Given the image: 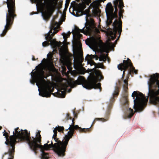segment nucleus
<instances>
[{"instance_id": "1", "label": "nucleus", "mask_w": 159, "mask_h": 159, "mask_svg": "<svg viewBox=\"0 0 159 159\" xmlns=\"http://www.w3.org/2000/svg\"><path fill=\"white\" fill-rule=\"evenodd\" d=\"M148 81V96L146 98L143 94L139 91H134L132 97L134 99V109L137 111H142L148 101H149L155 105L159 104V74H153L149 76Z\"/></svg>"}, {"instance_id": "2", "label": "nucleus", "mask_w": 159, "mask_h": 159, "mask_svg": "<svg viewBox=\"0 0 159 159\" xmlns=\"http://www.w3.org/2000/svg\"><path fill=\"white\" fill-rule=\"evenodd\" d=\"M74 121V119L73 118L72 120V124L70 125L69 127L66 130V131L68 129L70 130L68 132L67 134L65 135L63 141L56 142V143L54 144L52 141L51 143L50 144L45 143L44 145H41V144H40V147L39 149H40V151L42 152L41 154L42 159H48L49 158L48 154L45 152L44 151L48 150L51 148H54V151L59 157H63L65 156L67 146L70 139L73 136L75 130H79L80 132L86 133L87 131H89V128L82 129L78 125H75Z\"/></svg>"}, {"instance_id": "3", "label": "nucleus", "mask_w": 159, "mask_h": 159, "mask_svg": "<svg viewBox=\"0 0 159 159\" xmlns=\"http://www.w3.org/2000/svg\"><path fill=\"white\" fill-rule=\"evenodd\" d=\"M103 78L101 71L95 69L93 74L90 76L87 80L82 76L80 75L77 80L71 83V87L72 88L75 87L77 85L82 84L83 87L87 89H99L100 92L102 89L101 84L100 83L97 84V83L100 81Z\"/></svg>"}, {"instance_id": "4", "label": "nucleus", "mask_w": 159, "mask_h": 159, "mask_svg": "<svg viewBox=\"0 0 159 159\" xmlns=\"http://www.w3.org/2000/svg\"><path fill=\"white\" fill-rule=\"evenodd\" d=\"M113 5L115 11L114 12L113 6H112L111 2L108 3L107 5L106 8V12L107 16V25H110L112 22V20L114 18L118 17L117 12L118 7L119 9V17L123 18V13L124 11L123 9L124 7L123 0H115L113 1Z\"/></svg>"}, {"instance_id": "5", "label": "nucleus", "mask_w": 159, "mask_h": 159, "mask_svg": "<svg viewBox=\"0 0 159 159\" xmlns=\"http://www.w3.org/2000/svg\"><path fill=\"white\" fill-rule=\"evenodd\" d=\"M76 36L78 39L76 43V52L74 54V56L72 54H70L64 57L65 54L63 51L61 50H59V54L61 57L63 58L64 63L67 66H70L72 64V61L73 58L74 61H79L80 59L83 57V52L82 51V44L80 41V38L82 36V34L76 32Z\"/></svg>"}, {"instance_id": "6", "label": "nucleus", "mask_w": 159, "mask_h": 159, "mask_svg": "<svg viewBox=\"0 0 159 159\" xmlns=\"http://www.w3.org/2000/svg\"><path fill=\"white\" fill-rule=\"evenodd\" d=\"M6 3L8 8L7 12L6 13V24L4 29L0 35L1 37L4 36L8 31L11 29L14 18L17 16L16 14L15 0H7Z\"/></svg>"}, {"instance_id": "7", "label": "nucleus", "mask_w": 159, "mask_h": 159, "mask_svg": "<svg viewBox=\"0 0 159 159\" xmlns=\"http://www.w3.org/2000/svg\"><path fill=\"white\" fill-rule=\"evenodd\" d=\"M106 0H97L93 2L90 6V7L92 6L93 8L92 14L90 13V11L89 9H86L84 11L86 8V6L83 4H81L80 5L79 8L77 11L79 12H81L82 15H86L85 18L86 20L88 19V17L93 16H99L100 15L101 11L98 7L100 5L101 2H104Z\"/></svg>"}, {"instance_id": "8", "label": "nucleus", "mask_w": 159, "mask_h": 159, "mask_svg": "<svg viewBox=\"0 0 159 159\" xmlns=\"http://www.w3.org/2000/svg\"><path fill=\"white\" fill-rule=\"evenodd\" d=\"M40 131H39L36 134V137L35 138L32 137L31 139L30 132L25 131V135L24 138V142H26L28 144L31 149L33 150L35 154L37 151L41 144V136L40 134Z\"/></svg>"}, {"instance_id": "9", "label": "nucleus", "mask_w": 159, "mask_h": 159, "mask_svg": "<svg viewBox=\"0 0 159 159\" xmlns=\"http://www.w3.org/2000/svg\"><path fill=\"white\" fill-rule=\"evenodd\" d=\"M31 76L33 79L30 80V82L33 84L36 83V85L39 87V84L42 83V81H45L44 78L47 79L48 76L43 68H40L36 71L31 73Z\"/></svg>"}, {"instance_id": "10", "label": "nucleus", "mask_w": 159, "mask_h": 159, "mask_svg": "<svg viewBox=\"0 0 159 159\" xmlns=\"http://www.w3.org/2000/svg\"><path fill=\"white\" fill-rule=\"evenodd\" d=\"M57 1L55 0H48L45 3L46 11L42 12V15L44 20L48 21L56 9Z\"/></svg>"}, {"instance_id": "11", "label": "nucleus", "mask_w": 159, "mask_h": 159, "mask_svg": "<svg viewBox=\"0 0 159 159\" xmlns=\"http://www.w3.org/2000/svg\"><path fill=\"white\" fill-rule=\"evenodd\" d=\"M118 68L121 71L123 70L122 75V78L124 77L125 75V72L128 70V73L131 72L137 74L138 70H135V68L133 66V65L131 60L129 58L127 60H124L123 63H121L118 65Z\"/></svg>"}, {"instance_id": "12", "label": "nucleus", "mask_w": 159, "mask_h": 159, "mask_svg": "<svg viewBox=\"0 0 159 159\" xmlns=\"http://www.w3.org/2000/svg\"><path fill=\"white\" fill-rule=\"evenodd\" d=\"M25 131L27 130L21 129L20 130L19 128L17 127L15 129V131L13 132V135L9 136V140L11 142H13L14 146L18 141L24 142Z\"/></svg>"}, {"instance_id": "13", "label": "nucleus", "mask_w": 159, "mask_h": 159, "mask_svg": "<svg viewBox=\"0 0 159 159\" xmlns=\"http://www.w3.org/2000/svg\"><path fill=\"white\" fill-rule=\"evenodd\" d=\"M3 136L6 138V141L5 143L7 146L8 148V151L7 152H5L2 156V159H3V158L5 155L8 154L10 157L7 159H13L15 152V146H14L13 142H12L9 140V136L8 137L9 134L5 130L3 132Z\"/></svg>"}, {"instance_id": "14", "label": "nucleus", "mask_w": 159, "mask_h": 159, "mask_svg": "<svg viewBox=\"0 0 159 159\" xmlns=\"http://www.w3.org/2000/svg\"><path fill=\"white\" fill-rule=\"evenodd\" d=\"M128 89H127L126 90H124V92L123 96L124 99L123 107L124 108H125L127 109V111L124 116L125 119L131 118L133 116L135 111L138 112L136 110H135V111H134L131 108H129L128 109L129 106V102L127 98L128 96Z\"/></svg>"}, {"instance_id": "15", "label": "nucleus", "mask_w": 159, "mask_h": 159, "mask_svg": "<svg viewBox=\"0 0 159 159\" xmlns=\"http://www.w3.org/2000/svg\"><path fill=\"white\" fill-rule=\"evenodd\" d=\"M121 18L119 17L118 20L117 19H116L112 25L114 27V33L113 34V35L111 36V39L114 40L116 38V34L117 32L119 34L118 38L116 40V42L120 38L122 31V22Z\"/></svg>"}, {"instance_id": "16", "label": "nucleus", "mask_w": 159, "mask_h": 159, "mask_svg": "<svg viewBox=\"0 0 159 159\" xmlns=\"http://www.w3.org/2000/svg\"><path fill=\"white\" fill-rule=\"evenodd\" d=\"M55 34V33H53L50 34L49 36H45V38L46 40L49 39V41L50 42L51 45L53 49H56L57 48L59 49L62 44L60 42H59L57 41L56 39H53L52 38Z\"/></svg>"}, {"instance_id": "17", "label": "nucleus", "mask_w": 159, "mask_h": 159, "mask_svg": "<svg viewBox=\"0 0 159 159\" xmlns=\"http://www.w3.org/2000/svg\"><path fill=\"white\" fill-rule=\"evenodd\" d=\"M54 90L53 88L52 89V86L48 85L43 88L42 92H39V95L44 97H50Z\"/></svg>"}, {"instance_id": "18", "label": "nucleus", "mask_w": 159, "mask_h": 159, "mask_svg": "<svg viewBox=\"0 0 159 159\" xmlns=\"http://www.w3.org/2000/svg\"><path fill=\"white\" fill-rule=\"evenodd\" d=\"M120 88L118 86H116L115 89L112 94V97L110 100L111 104H112L115 101V98H117L119 95L120 92Z\"/></svg>"}, {"instance_id": "19", "label": "nucleus", "mask_w": 159, "mask_h": 159, "mask_svg": "<svg viewBox=\"0 0 159 159\" xmlns=\"http://www.w3.org/2000/svg\"><path fill=\"white\" fill-rule=\"evenodd\" d=\"M94 56L92 55L88 54L85 57V60L88 61V62L90 64L91 66L94 65L95 66L96 63L92 59L93 58Z\"/></svg>"}, {"instance_id": "20", "label": "nucleus", "mask_w": 159, "mask_h": 159, "mask_svg": "<svg viewBox=\"0 0 159 159\" xmlns=\"http://www.w3.org/2000/svg\"><path fill=\"white\" fill-rule=\"evenodd\" d=\"M89 27L91 29H93L95 28V24L94 20L92 18H90V20L88 22Z\"/></svg>"}, {"instance_id": "21", "label": "nucleus", "mask_w": 159, "mask_h": 159, "mask_svg": "<svg viewBox=\"0 0 159 159\" xmlns=\"http://www.w3.org/2000/svg\"><path fill=\"white\" fill-rule=\"evenodd\" d=\"M109 116H107V117H106V119H105V118H95L94 119V120L93 121V122L92 123V125H91V127L95 123V121H96L99 120V121H102L103 122H104V121H106L108 120V119H109Z\"/></svg>"}, {"instance_id": "22", "label": "nucleus", "mask_w": 159, "mask_h": 159, "mask_svg": "<svg viewBox=\"0 0 159 159\" xmlns=\"http://www.w3.org/2000/svg\"><path fill=\"white\" fill-rule=\"evenodd\" d=\"M53 132H54V134L52 137L53 139H54L55 141L56 142H58L59 141H61L59 139L57 138V130L54 129L53 130Z\"/></svg>"}, {"instance_id": "23", "label": "nucleus", "mask_w": 159, "mask_h": 159, "mask_svg": "<svg viewBox=\"0 0 159 159\" xmlns=\"http://www.w3.org/2000/svg\"><path fill=\"white\" fill-rule=\"evenodd\" d=\"M99 57H98L96 58V60H98ZM107 56L104 54H102L100 55L99 57V60L100 61H103L105 62H106L107 60Z\"/></svg>"}, {"instance_id": "24", "label": "nucleus", "mask_w": 159, "mask_h": 159, "mask_svg": "<svg viewBox=\"0 0 159 159\" xmlns=\"http://www.w3.org/2000/svg\"><path fill=\"white\" fill-rule=\"evenodd\" d=\"M66 92L64 91H61L57 93V96L59 98H64L66 96Z\"/></svg>"}, {"instance_id": "25", "label": "nucleus", "mask_w": 159, "mask_h": 159, "mask_svg": "<svg viewBox=\"0 0 159 159\" xmlns=\"http://www.w3.org/2000/svg\"><path fill=\"white\" fill-rule=\"evenodd\" d=\"M110 44V43L108 42L103 46V49L106 52H107L110 48L111 46Z\"/></svg>"}, {"instance_id": "26", "label": "nucleus", "mask_w": 159, "mask_h": 159, "mask_svg": "<svg viewBox=\"0 0 159 159\" xmlns=\"http://www.w3.org/2000/svg\"><path fill=\"white\" fill-rule=\"evenodd\" d=\"M124 84L123 85V89L126 90L127 89H128V82L127 80H124Z\"/></svg>"}, {"instance_id": "27", "label": "nucleus", "mask_w": 159, "mask_h": 159, "mask_svg": "<svg viewBox=\"0 0 159 159\" xmlns=\"http://www.w3.org/2000/svg\"><path fill=\"white\" fill-rule=\"evenodd\" d=\"M95 66L96 68H103L104 66L103 63H96V64L95 65Z\"/></svg>"}, {"instance_id": "28", "label": "nucleus", "mask_w": 159, "mask_h": 159, "mask_svg": "<svg viewBox=\"0 0 159 159\" xmlns=\"http://www.w3.org/2000/svg\"><path fill=\"white\" fill-rule=\"evenodd\" d=\"M47 41H46L43 42L42 43V45L43 47H45L49 46V45H51L50 42L49 41V39L47 40Z\"/></svg>"}, {"instance_id": "29", "label": "nucleus", "mask_w": 159, "mask_h": 159, "mask_svg": "<svg viewBox=\"0 0 159 159\" xmlns=\"http://www.w3.org/2000/svg\"><path fill=\"white\" fill-rule=\"evenodd\" d=\"M57 130H58L59 132H61V131H63L64 130V128L63 126H58V127H56L55 128Z\"/></svg>"}, {"instance_id": "30", "label": "nucleus", "mask_w": 159, "mask_h": 159, "mask_svg": "<svg viewBox=\"0 0 159 159\" xmlns=\"http://www.w3.org/2000/svg\"><path fill=\"white\" fill-rule=\"evenodd\" d=\"M75 30L76 31V32H77V33H80V32L82 33H84L83 32L84 31L83 30L80 29L78 27H77L76 28Z\"/></svg>"}, {"instance_id": "31", "label": "nucleus", "mask_w": 159, "mask_h": 159, "mask_svg": "<svg viewBox=\"0 0 159 159\" xmlns=\"http://www.w3.org/2000/svg\"><path fill=\"white\" fill-rule=\"evenodd\" d=\"M66 35L67 34H66L64 33H63L62 34L63 38L64 39V42H66V41H67V38L68 37L66 36Z\"/></svg>"}, {"instance_id": "32", "label": "nucleus", "mask_w": 159, "mask_h": 159, "mask_svg": "<svg viewBox=\"0 0 159 159\" xmlns=\"http://www.w3.org/2000/svg\"><path fill=\"white\" fill-rule=\"evenodd\" d=\"M53 29V27H51V28L50 29V30L48 32V34H47V35H48V36L50 35V34L52 33V30Z\"/></svg>"}, {"instance_id": "33", "label": "nucleus", "mask_w": 159, "mask_h": 159, "mask_svg": "<svg viewBox=\"0 0 159 159\" xmlns=\"http://www.w3.org/2000/svg\"><path fill=\"white\" fill-rule=\"evenodd\" d=\"M44 65H46L47 64V61L46 59L43 58L42 61Z\"/></svg>"}, {"instance_id": "34", "label": "nucleus", "mask_w": 159, "mask_h": 159, "mask_svg": "<svg viewBox=\"0 0 159 159\" xmlns=\"http://www.w3.org/2000/svg\"><path fill=\"white\" fill-rule=\"evenodd\" d=\"M66 117H67V120H68L69 119L71 120V119H72V118L71 117V116H70V114L69 113H68L67 114Z\"/></svg>"}, {"instance_id": "35", "label": "nucleus", "mask_w": 159, "mask_h": 159, "mask_svg": "<svg viewBox=\"0 0 159 159\" xmlns=\"http://www.w3.org/2000/svg\"><path fill=\"white\" fill-rule=\"evenodd\" d=\"M85 43H86V44L88 45V46H89L91 44V41L90 40H86V41H85Z\"/></svg>"}, {"instance_id": "36", "label": "nucleus", "mask_w": 159, "mask_h": 159, "mask_svg": "<svg viewBox=\"0 0 159 159\" xmlns=\"http://www.w3.org/2000/svg\"><path fill=\"white\" fill-rule=\"evenodd\" d=\"M53 30L54 32H53V33H55V34L57 33L59 31L58 30H57V29L56 28L54 29Z\"/></svg>"}, {"instance_id": "37", "label": "nucleus", "mask_w": 159, "mask_h": 159, "mask_svg": "<svg viewBox=\"0 0 159 159\" xmlns=\"http://www.w3.org/2000/svg\"><path fill=\"white\" fill-rule=\"evenodd\" d=\"M69 2H66L65 5V9H67L69 6Z\"/></svg>"}, {"instance_id": "38", "label": "nucleus", "mask_w": 159, "mask_h": 159, "mask_svg": "<svg viewBox=\"0 0 159 159\" xmlns=\"http://www.w3.org/2000/svg\"><path fill=\"white\" fill-rule=\"evenodd\" d=\"M73 114L74 115V117L75 118H76L77 116V115L76 113H75V111H73Z\"/></svg>"}, {"instance_id": "39", "label": "nucleus", "mask_w": 159, "mask_h": 159, "mask_svg": "<svg viewBox=\"0 0 159 159\" xmlns=\"http://www.w3.org/2000/svg\"><path fill=\"white\" fill-rule=\"evenodd\" d=\"M87 1L88 3H87V4L89 5V3H90L91 2V0H86Z\"/></svg>"}, {"instance_id": "40", "label": "nucleus", "mask_w": 159, "mask_h": 159, "mask_svg": "<svg viewBox=\"0 0 159 159\" xmlns=\"http://www.w3.org/2000/svg\"><path fill=\"white\" fill-rule=\"evenodd\" d=\"M70 34H71L70 32H69V33L68 34H66L67 35H66V36L68 38L69 37H70Z\"/></svg>"}, {"instance_id": "41", "label": "nucleus", "mask_w": 159, "mask_h": 159, "mask_svg": "<svg viewBox=\"0 0 159 159\" xmlns=\"http://www.w3.org/2000/svg\"><path fill=\"white\" fill-rule=\"evenodd\" d=\"M38 13V12H32L31 15H33L34 14H37Z\"/></svg>"}, {"instance_id": "42", "label": "nucleus", "mask_w": 159, "mask_h": 159, "mask_svg": "<svg viewBox=\"0 0 159 159\" xmlns=\"http://www.w3.org/2000/svg\"><path fill=\"white\" fill-rule=\"evenodd\" d=\"M32 60L33 61H35V58H34V57L33 56L32 58Z\"/></svg>"}, {"instance_id": "43", "label": "nucleus", "mask_w": 159, "mask_h": 159, "mask_svg": "<svg viewBox=\"0 0 159 159\" xmlns=\"http://www.w3.org/2000/svg\"><path fill=\"white\" fill-rule=\"evenodd\" d=\"M71 89H69V92H71Z\"/></svg>"}, {"instance_id": "44", "label": "nucleus", "mask_w": 159, "mask_h": 159, "mask_svg": "<svg viewBox=\"0 0 159 159\" xmlns=\"http://www.w3.org/2000/svg\"><path fill=\"white\" fill-rule=\"evenodd\" d=\"M2 129V127L0 126V130H1Z\"/></svg>"}, {"instance_id": "45", "label": "nucleus", "mask_w": 159, "mask_h": 159, "mask_svg": "<svg viewBox=\"0 0 159 159\" xmlns=\"http://www.w3.org/2000/svg\"><path fill=\"white\" fill-rule=\"evenodd\" d=\"M49 143V141H48L47 142V143H47L48 144V143Z\"/></svg>"}, {"instance_id": "46", "label": "nucleus", "mask_w": 159, "mask_h": 159, "mask_svg": "<svg viewBox=\"0 0 159 159\" xmlns=\"http://www.w3.org/2000/svg\"><path fill=\"white\" fill-rule=\"evenodd\" d=\"M8 133L9 134V133H10V131H8Z\"/></svg>"}]
</instances>
